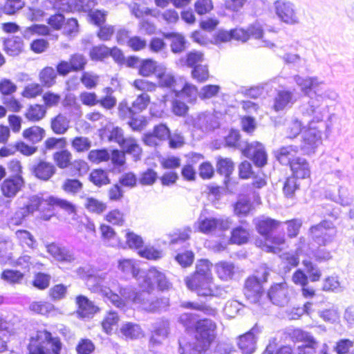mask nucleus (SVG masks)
I'll use <instances>...</instances> for the list:
<instances>
[{"label":"nucleus","mask_w":354,"mask_h":354,"mask_svg":"<svg viewBox=\"0 0 354 354\" xmlns=\"http://www.w3.org/2000/svg\"><path fill=\"white\" fill-rule=\"evenodd\" d=\"M3 46L4 50L8 55L17 56L22 52L24 43L21 38L19 37H12L4 41Z\"/></svg>","instance_id":"nucleus-35"},{"label":"nucleus","mask_w":354,"mask_h":354,"mask_svg":"<svg viewBox=\"0 0 354 354\" xmlns=\"http://www.w3.org/2000/svg\"><path fill=\"white\" fill-rule=\"evenodd\" d=\"M46 199L38 195H32L26 198L22 207L29 214H32L37 210L46 209Z\"/></svg>","instance_id":"nucleus-34"},{"label":"nucleus","mask_w":354,"mask_h":354,"mask_svg":"<svg viewBox=\"0 0 354 354\" xmlns=\"http://www.w3.org/2000/svg\"><path fill=\"white\" fill-rule=\"evenodd\" d=\"M62 347L58 337H53L46 330H39L31 337L28 349L30 354H60Z\"/></svg>","instance_id":"nucleus-4"},{"label":"nucleus","mask_w":354,"mask_h":354,"mask_svg":"<svg viewBox=\"0 0 354 354\" xmlns=\"http://www.w3.org/2000/svg\"><path fill=\"white\" fill-rule=\"evenodd\" d=\"M275 15L279 20L287 25H297L300 20L296 6L290 1L277 0L273 3Z\"/></svg>","instance_id":"nucleus-9"},{"label":"nucleus","mask_w":354,"mask_h":354,"mask_svg":"<svg viewBox=\"0 0 354 354\" xmlns=\"http://www.w3.org/2000/svg\"><path fill=\"white\" fill-rule=\"evenodd\" d=\"M142 297L143 308L150 313H160L166 310L169 306V299L167 298H148L149 294L148 292H144L140 295Z\"/></svg>","instance_id":"nucleus-19"},{"label":"nucleus","mask_w":354,"mask_h":354,"mask_svg":"<svg viewBox=\"0 0 354 354\" xmlns=\"http://www.w3.org/2000/svg\"><path fill=\"white\" fill-rule=\"evenodd\" d=\"M297 146L289 145L283 147L275 151V156L278 161L283 165H291L292 162L297 157L295 155L298 152Z\"/></svg>","instance_id":"nucleus-27"},{"label":"nucleus","mask_w":354,"mask_h":354,"mask_svg":"<svg viewBox=\"0 0 354 354\" xmlns=\"http://www.w3.org/2000/svg\"><path fill=\"white\" fill-rule=\"evenodd\" d=\"M46 206H48L47 208L48 210H51V208L53 207H59L61 209L65 211L68 214H71L75 213L76 207L74 204L71 203L70 201L62 199L55 196H49L46 199Z\"/></svg>","instance_id":"nucleus-30"},{"label":"nucleus","mask_w":354,"mask_h":354,"mask_svg":"<svg viewBox=\"0 0 354 354\" xmlns=\"http://www.w3.org/2000/svg\"><path fill=\"white\" fill-rule=\"evenodd\" d=\"M24 274L19 270H5L2 272L1 278L9 283H20L23 280Z\"/></svg>","instance_id":"nucleus-54"},{"label":"nucleus","mask_w":354,"mask_h":354,"mask_svg":"<svg viewBox=\"0 0 354 354\" xmlns=\"http://www.w3.org/2000/svg\"><path fill=\"white\" fill-rule=\"evenodd\" d=\"M71 146L77 152H84L91 147V141L88 138L77 136L73 139Z\"/></svg>","instance_id":"nucleus-56"},{"label":"nucleus","mask_w":354,"mask_h":354,"mask_svg":"<svg viewBox=\"0 0 354 354\" xmlns=\"http://www.w3.org/2000/svg\"><path fill=\"white\" fill-rule=\"evenodd\" d=\"M47 251L59 261L71 263L75 259L74 254L71 250L56 243L48 245Z\"/></svg>","instance_id":"nucleus-25"},{"label":"nucleus","mask_w":354,"mask_h":354,"mask_svg":"<svg viewBox=\"0 0 354 354\" xmlns=\"http://www.w3.org/2000/svg\"><path fill=\"white\" fill-rule=\"evenodd\" d=\"M310 232L315 243L319 245H326L333 241L337 230L333 222L324 220L312 226Z\"/></svg>","instance_id":"nucleus-10"},{"label":"nucleus","mask_w":354,"mask_h":354,"mask_svg":"<svg viewBox=\"0 0 354 354\" xmlns=\"http://www.w3.org/2000/svg\"><path fill=\"white\" fill-rule=\"evenodd\" d=\"M23 136L24 138L29 141L37 143L43 139L45 136V131L39 127L33 126L25 129L23 132Z\"/></svg>","instance_id":"nucleus-45"},{"label":"nucleus","mask_w":354,"mask_h":354,"mask_svg":"<svg viewBox=\"0 0 354 354\" xmlns=\"http://www.w3.org/2000/svg\"><path fill=\"white\" fill-rule=\"evenodd\" d=\"M178 351L179 354H201L205 352V349L202 348L197 342H193L183 337L178 339Z\"/></svg>","instance_id":"nucleus-31"},{"label":"nucleus","mask_w":354,"mask_h":354,"mask_svg":"<svg viewBox=\"0 0 354 354\" xmlns=\"http://www.w3.org/2000/svg\"><path fill=\"white\" fill-rule=\"evenodd\" d=\"M120 146L126 153L133 154L136 158L138 157L141 153L140 147L136 140L131 138H125Z\"/></svg>","instance_id":"nucleus-53"},{"label":"nucleus","mask_w":354,"mask_h":354,"mask_svg":"<svg viewBox=\"0 0 354 354\" xmlns=\"http://www.w3.org/2000/svg\"><path fill=\"white\" fill-rule=\"evenodd\" d=\"M169 128L163 124L156 125L152 132H148L143 137V142L149 147H155L160 142L166 140L169 136Z\"/></svg>","instance_id":"nucleus-17"},{"label":"nucleus","mask_w":354,"mask_h":354,"mask_svg":"<svg viewBox=\"0 0 354 354\" xmlns=\"http://www.w3.org/2000/svg\"><path fill=\"white\" fill-rule=\"evenodd\" d=\"M225 144L228 147L241 150L242 153L250 158L258 167H262L267 164L268 156L264 146L259 142L248 143L241 141L238 131H230L225 138Z\"/></svg>","instance_id":"nucleus-3"},{"label":"nucleus","mask_w":354,"mask_h":354,"mask_svg":"<svg viewBox=\"0 0 354 354\" xmlns=\"http://www.w3.org/2000/svg\"><path fill=\"white\" fill-rule=\"evenodd\" d=\"M211 268L212 263L208 260H200L194 274L185 279L187 288L200 297H222L225 291L213 283Z\"/></svg>","instance_id":"nucleus-2"},{"label":"nucleus","mask_w":354,"mask_h":354,"mask_svg":"<svg viewBox=\"0 0 354 354\" xmlns=\"http://www.w3.org/2000/svg\"><path fill=\"white\" fill-rule=\"evenodd\" d=\"M294 81L298 86L300 87L301 91L307 95L310 90H314L315 94L318 92V87L324 84L319 81L316 77H302L300 75H295Z\"/></svg>","instance_id":"nucleus-23"},{"label":"nucleus","mask_w":354,"mask_h":354,"mask_svg":"<svg viewBox=\"0 0 354 354\" xmlns=\"http://www.w3.org/2000/svg\"><path fill=\"white\" fill-rule=\"evenodd\" d=\"M15 234L18 243L22 247H28L29 248H33L35 247L36 241L34 236L28 230H18L15 232Z\"/></svg>","instance_id":"nucleus-43"},{"label":"nucleus","mask_w":354,"mask_h":354,"mask_svg":"<svg viewBox=\"0 0 354 354\" xmlns=\"http://www.w3.org/2000/svg\"><path fill=\"white\" fill-rule=\"evenodd\" d=\"M234 162L228 158H217L216 170L225 177H229L234 170Z\"/></svg>","instance_id":"nucleus-44"},{"label":"nucleus","mask_w":354,"mask_h":354,"mask_svg":"<svg viewBox=\"0 0 354 354\" xmlns=\"http://www.w3.org/2000/svg\"><path fill=\"white\" fill-rule=\"evenodd\" d=\"M118 320L119 317L115 312H109L102 323L104 330L107 334L110 333L113 330V327L117 325Z\"/></svg>","instance_id":"nucleus-61"},{"label":"nucleus","mask_w":354,"mask_h":354,"mask_svg":"<svg viewBox=\"0 0 354 354\" xmlns=\"http://www.w3.org/2000/svg\"><path fill=\"white\" fill-rule=\"evenodd\" d=\"M269 271L262 268L257 271L255 275L249 277L244 286V295L246 299L252 304H263L266 300V295L263 290L262 283L267 281Z\"/></svg>","instance_id":"nucleus-5"},{"label":"nucleus","mask_w":354,"mask_h":354,"mask_svg":"<svg viewBox=\"0 0 354 354\" xmlns=\"http://www.w3.org/2000/svg\"><path fill=\"white\" fill-rule=\"evenodd\" d=\"M158 83L162 87L172 88L176 82L174 76L169 72L166 71L163 66L160 67V70L157 73Z\"/></svg>","instance_id":"nucleus-50"},{"label":"nucleus","mask_w":354,"mask_h":354,"mask_svg":"<svg viewBox=\"0 0 354 354\" xmlns=\"http://www.w3.org/2000/svg\"><path fill=\"white\" fill-rule=\"evenodd\" d=\"M161 66H157L156 62L151 59L142 60L139 64V73L144 77H147L155 72L158 73Z\"/></svg>","instance_id":"nucleus-48"},{"label":"nucleus","mask_w":354,"mask_h":354,"mask_svg":"<svg viewBox=\"0 0 354 354\" xmlns=\"http://www.w3.org/2000/svg\"><path fill=\"white\" fill-rule=\"evenodd\" d=\"M57 73L53 67H45L39 73V80L42 84L46 87H50L55 84Z\"/></svg>","instance_id":"nucleus-46"},{"label":"nucleus","mask_w":354,"mask_h":354,"mask_svg":"<svg viewBox=\"0 0 354 354\" xmlns=\"http://www.w3.org/2000/svg\"><path fill=\"white\" fill-rule=\"evenodd\" d=\"M257 232L268 239L271 233L281 224V222L266 216H260L254 219Z\"/></svg>","instance_id":"nucleus-21"},{"label":"nucleus","mask_w":354,"mask_h":354,"mask_svg":"<svg viewBox=\"0 0 354 354\" xmlns=\"http://www.w3.org/2000/svg\"><path fill=\"white\" fill-rule=\"evenodd\" d=\"M81 82L88 89L94 88L98 84L99 76L91 72H84L80 78Z\"/></svg>","instance_id":"nucleus-64"},{"label":"nucleus","mask_w":354,"mask_h":354,"mask_svg":"<svg viewBox=\"0 0 354 354\" xmlns=\"http://www.w3.org/2000/svg\"><path fill=\"white\" fill-rule=\"evenodd\" d=\"M300 111L304 116H312L310 120H315V123L323 126L324 115L318 96L315 98L310 97L308 102L303 103L300 106Z\"/></svg>","instance_id":"nucleus-15"},{"label":"nucleus","mask_w":354,"mask_h":354,"mask_svg":"<svg viewBox=\"0 0 354 354\" xmlns=\"http://www.w3.org/2000/svg\"><path fill=\"white\" fill-rule=\"evenodd\" d=\"M53 159L59 168L65 169L71 164L72 154L68 150L64 148L54 153Z\"/></svg>","instance_id":"nucleus-39"},{"label":"nucleus","mask_w":354,"mask_h":354,"mask_svg":"<svg viewBox=\"0 0 354 354\" xmlns=\"http://www.w3.org/2000/svg\"><path fill=\"white\" fill-rule=\"evenodd\" d=\"M24 180L20 176L6 179L1 184V189L3 194L8 198H13L21 189Z\"/></svg>","instance_id":"nucleus-22"},{"label":"nucleus","mask_w":354,"mask_h":354,"mask_svg":"<svg viewBox=\"0 0 354 354\" xmlns=\"http://www.w3.org/2000/svg\"><path fill=\"white\" fill-rule=\"evenodd\" d=\"M165 37L172 39L171 50L174 53H180L185 50V39L182 35L170 32L165 34Z\"/></svg>","instance_id":"nucleus-42"},{"label":"nucleus","mask_w":354,"mask_h":354,"mask_svg":"<svg viewBox=\"0 0 354 354\" xmlns=\"http://www.w3.org/2000/svg\"><path fill=\"white\" fill-rule=\"evenodd\" d=\"M267 299H269L276 306H286L290 300L289 288L287 283L283 281L273 284L266 295Z\"/></svg>","instance_id":"nucleus-14"},{"label":"nucleus","mask_w":354,"mask_h":354,"mask_svg":"<svg viewBox=\"0 0 354 354\" xmlns=\"http://www.w3.org/2000/svg\"><path fill=\"white\" fill-rule=\"evenodd\" d=\"M325 127L315 123V120L308 121V127L305 131L303 137V145L301 149L306 153L313 152L315 149L322 142V129Z\"/></svg>","instance_id":"nucleus-11"},{"label":"nucleus","mask_w":354,"mask_h":354,"mask_svg":"<svg viewBox=\"0 0 354 354\" xmlns=\"http://www.w3.org/2000/svg\"><path fill=\"white\" fill-rule=\"evenodd\" d=\"M303 265L306 268L310 281L315 282L319 281L322 277V272L316 265L307 260L303 261Z\"/></svg>","instance_id":"nucleus-60"},{"label":"nucleus","mask_w":354,"mask_h":354,"mask_svg":"<svg viewBox=\"0 0 354 354\" xmlns=\"http://www.w3.org/2000/svg\"><path fill=\"white\" fill-rule=\"evenodd\" d=\"M76 299L78 305L77 313L81 317L89 318L98 310V308L86 297L80 295Z\"/></svg>","instance_id":"nucleus-29"},{"label":"nucleus","mask_w":354,"mask_h":354,"mask_svg":"<svg viewBox=\"0 0 354 354\" xmlns=\"http://www.w3.org/2000/svg\"><path fill=\"white\" fill-rule=\"evenodd\" d=\"M219 113L215 111H202L189 117L187 123L194 131L208 133L220 127Z\"/></svg>","instance_id":"nucleus-6"},{"label":"nucleus","mask_w":354,"mask_h":354,"mask_svg":"<svg viewBox=\"0 0 354 354\" xmlns=\"http://www.w3.org/2000/svg\"><path fill=\"white\" fill-rule=\"evenodd\" d=\"M29 308L30 310L44 315H48L55 310L52 304L44 301L32 302Z\"/></svg>","instance_id":"nucleus-55"},{"label":"nucleus","mask_w":354,"mask_h":354,"mask_svg":"<svg viewBox=\"0 0 354 354\" xmlns=\"http://www.w3.org/2000/svg\"><path fill=\"white\" fill-rule=\"evenodd\" d=\"M69 63L73 71H82L85 67L86 59L83 55L75 53L71 56Z\"/></svg>","instance_id":"nucleus-63"},{"label":"nucleus","mask_w":354,"mask_h":354,"mask_svg":"<svg viewBox=\"0 0 354 354\" xmlns=\"http://www.w3.org/2000/svg\"><path fill=\"white\" fill-rule=\"evenodd\" d=\"M90 180L96 186L101 187L110 183L107 172L102 169H95L90 174Z\"/></svg>","instance_id":"nucleus-52"},{"label":"nucleus","mask_w":354,"mask_h":354,"mask_svg":"<svg viewBox=\"0 0 354 354\" xmlns=\"http://www.w3.org/2000/svg\"><path fill=\"white\" fill-rule=\"evenodd\" d=\"M46 110L43 105H30L25 113L26 118L32 122H37L44 118Z\"/></svg>","instance_id":"nucleus-41"},{"label":"nucleus","mask_w":354,"mask_h":354,"mask_svg":"<svg viewBox=\"0 0 354 354\" xmlns=\"http://www.w3.org/2000/svg\"><path fill=\"white\" fill-rule=\"evenodd\" d=\"M82 277H86V286L90 290L100 293L118 308H123L126 301L138 302L140 300L135 288L131 286H122L117 279L108 273L97 275L86 274Z\"/></svg>","instance_id":"nucleus-1"},{"label":"nucleus","mask_w":354,"mask_h":354,"mask_svg":"<svg viewBox=\"0 0 354 354\" xmlns=\"http://www.w3.org/2000/svg\"><path fill=\"white\" fill-rule=\"evenodd\" d=\"M203 61V54L201 52H190L187 56L186 59H180V62L182 66L187 65L189 67L194 68L196 65L200 64V62Z\"/></svg>","instance_id":"nucleus-58"},{"label":"nucleus","mask_w":354,"mask_h":354,"mask_svg":"<svg viewBox=\"0 0 354 354\" xmlns=\"http://www.w3.org/2000/svg\"><path fill=\"white\" fill-rule=\"evenodd\" d=\"M295 101L296 98L292 91H279L274 98V109L276 111H283L290 108Z\"/></svg>","instance_id":"nucleus-24"},{"label":"nucleus","mask_w":354,"mask_h":354,"mask_svg":"<svg viewBox=\"0 0 354 354\" xmlns=\"http://www.w3.org/2000/svg\"><path fill=\"white\" fill-rule=\"evenodd\" d=\"M251 207L250 201L246 198H241L234 204V212L237 216H246L250 212Z\"/></svg>","instance_id":"nucleus-59"},{"label":"nucleus","mask_w":354,"mask_h":354,"mask_svg":"<svg viewBox=\"0 0 354 354\" xmlns=\"http://www.w3.org/2000/svg\"><path fill=\"white\" fill-rule=\"evenodd\" d=\"M230 221L228 218L206 217L201 215L195 225L198 230L204 234H208L218 229L226 230L230 227Z\"/></svg>","instance_id":"nucleus-13"},{"label":"nucleus","mask_w":354,"mask_h":354,"mask_svg":"<svg viewBox=\"0 0 354 354\" xmlns=\"http://www.w3.org/2000/svg\"><path fill=\"white\" fill-rule=\"evenodd\" d=\"M121 333L127 338L138 339L143 336L142 330L138 324L131 322L124 324L120 328Z\"/></svg>","instance_id":"nucleus-40"},{"label":"nucleus","mask_w":354,"mask_h":354,"mask_svg":"<svg viewBox=\"0 0 354 354\" xmlns=\"http://www.w3.org/2000/svg\"><path fill=\"white\" fill-rule=\"evenodd\" d=\"M119 269L126 275L136 278L140 285V279L142 278V272L147 271L140 270L133 260L124 259L119 261Z\"/></svg>","instance_id":"nucleus-28"},{"label":"nucleus","mask_w":354,"mask_h":354,"mask_svg":"<svg viewBox=\"0 0 354 354\" xmlns=\"http://www.w3.org/2000/svg\"><path fill=\"white\" fill-rule=\"evenodd\" d=\"M66 146V140L65 138H49L46 140L44 143V153H46L48 151L55 149L61 150Z\"/></svg>","instance_id":"nucleus-51"},{"label":"nucleus","mask_w":354,"mask_h":354,"mask_svg":"<svg viewBox=\"0 0 354 354\" xmlns=\"http://www.w3.org/2000/svg\"><path fill=\"white\" fill-rule=\"evenodd\" d=\"M291 339L295 342H303L305 343V351L311 354L313 351L317 347L318 342L314 337L309 333L302 330L299 328L293 329L289 333Z\"/></svg>","instance_id":"nucleus-20"},{"label":"nucleus","mask_w":354,"mask_h":354,"mask_svg":"<svg viewBox=\"0 0 354 354\" xmlns=\"http://www.w3.org/2000/svg\"><path fill=\"white\" fill-rule=\"evenodd\" d=\"M216 324L209 319L198 320L195 325V339L207 351L216 336Z\"/></svg>","instance_id":"nucleus-7"},{"label":"nucleus","mask_w":354,"mask_h":354,"mask_svg":"<svg viewBox=\"0 0 354 354\" xmlns=\"http://www.w3.org/2000/svg\"><path fill=\"white\" fill-rule=\"evenodd\" d=\"M170 333V322L168 319H161L152 324L149 346L156 348L162 345L163 342Z\"/></svg>","instance_id":"nucleus-12"},{"label":"nucleus","mask_w":354,"mask_h":354,"mask_svg":"<svg viewBox=\"0 0 354 354\" xmlns=\"http://www.w3.org/2000/svg\"><path fill=\"white\" fill-rule=\"evenodd\" d=\"M100 230L105 244L111 247H118L121 245L119 238L112 227L109 225H102Z\"/></svg>","instance_id":"nucleus-38"},{"label":"nucleus","mask_w":354,"mask_h":354,"mask_svg":"<svg viewBox=\"0 0 354 354\" xmlns=\"http://www.w3.org/2000/svg\"><path fill=\"white\" fill-rule=\"evenodd\" d=\"M215 270L219 279L227 281L233 278L235 266L232 262L220 261L215 265Z\"/></svg>","instance_id":"nucleus-32"},{"label":"nucleus","mask_w":354,"mask_h":354,"mask_svg":"<svg viewBox=\"0 0 354 354\" xmlns=\"http://www.w3.org/2000/svg\"><path fill=\"white\" fill-rule=\"evenodd\" d=\"M51 129L56 134H64L69 128V120L66 116L59 114L51 120Z\"/></svg>","instance_id":"nucleus-37"},{"label":"nucleus","mask_w":354,"mask_h":354,"mask_svg":"<svg viewBox=\"0 0 354 354\" xmlns=\"http://www.w3.org/2000/svg\"><path fill=\"white\" fill-rule=\"evenodd\" d=\"M199 91L196 86L185 83L181 91L176 95H181L187 98L188 102H193L196 100Z\"/></svg>","instance_id":"nucleus-57"},{"label":"nucleus","mask_w":354,"mask_h":354,"mask_svg":"<svg viewBox=\"0 0 354 354\" xmlns=\"http://www.w3.org/2000/svg\"><path fill=\"white\" fill-rule=\"evenodd\" d=\"M295 178H306L310 176V169L308 161L301 157H297L290 166Z\"/></svg>","instance_id":"nucleus-26"},{"label":"nucleus","mask_w":354,"mask_h":354,"mask_svg":"<svg viewBox=\"0 0 354 354\" xmlns=\"http://www.w3.org/2000/svg\"><path fill=\"white\" fill-rule=\"evenodd\" d=\"M142 274L140 287L144 292H149L154 288L155 285L162 291L169 289L171 286L165 274L154 268L149 269L147 272H142Z\"/></svg>","instance_id":"nucleus-8"},{"label":"nucleus","mask_w":354,"mask_h":354,"mask_svg":"<svg viewBox=\"0 0 354 354\" xmlns=\"http://www.w3.org/2000/svg\"><path fill=\"white\" fill-rule=\"evenodd\" d=\"M266 240L271 243V245L266 243L263 245V250L268 252L279 254L286 247L285 237L283 234L269 236L268 239Z\"/></svg>","instance_id":"nucleus-33"},{"label":"nucleus","mask_w":354,"mask_h":354,"mask_svg":"<svg viewBox=\"0 0 354 354\" xmlns=\"http://www.w3.org/2000/svg\"><path fill=\"white\" fill-rule=\"evenodd\" d=\"M322 290L326 292H341L342 288L337 278L335 277H328L323 281Z\"/></svg>","instance_id":"nucleus-62"},{"label":"nucleus","mask_w":354,"mask_h":354,"mask_svg":"<svg viewBox=\"0 0 354 354\" xmlns=\"http://www.w3.org/2000/svg\"><path fill=\"white\" fill-rule=\"evenodd\" d=\"M31 171L38 179L47 181L55 175L57 169L52 162L39 160L32 165Z\"/></svg>","instance_id":"nucleus-18"},{"label":"nucleus","mask_w":354,"mask_h":354,"mask_svg":"<svg viewBox=\"0 0 354 354\" xmlns=\"http://www.w3.org/2000/svg\"><path fill=\"white\" fill-rule=\"evenodd\" d=\"M84 206L88 211L97 214L104 212L107 207L106 203L93 197L85 199Z\"/></svg>","instance_id":"nucleus-49"},{"label":"nucleus","mask_w":354,"mask_h":354,"mask_svg":"<svg viewBox=\"0 0 354 354\" xmlns=\"http://www.w3.org/2000/svg\"><path fill=\"white\" fill-rule=\"evenodd\" d=\"M325 196L337 203L343 206L349 205L353 201V197L349 194L346 188L340 187L338 190V194L331 193L329 191L326 192Z\"/></svg>","instance_id":"nucleus-36"},{"label":"nucleus","mask_w":354,"mask_h":354,"mask_svg":"<svg viewBox=\"0 0 354 354\" xmlns=\"http://www.w3.org/2000/svg\"><path fill=\"white\" fill-rule=\"evenodd\" d=\"M261 332L260 328L255 325L250 330L239 336L237 345L243 353L251 354L256 349L257 335Z\"/></svg>","instance_id":"nucleus-16"},{"label":"nucleus","mask_w":354,"mask_h":354,"mask_svg":"<svg viewBox=\"0 0 354 354\" xmlns=\"http://www.w3.org/2000/svg\"><path fill=\"white\" fill-rule=\"evenodd\" d=\"M104 132L110 141L115 142L118 143L119 145H120L125 139L122 129L113 124L106 126Z\"/></svg>","instance_id":"nucleus-47"}]
</instances>
